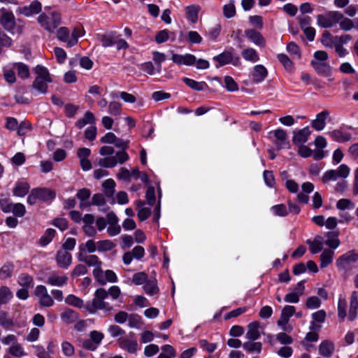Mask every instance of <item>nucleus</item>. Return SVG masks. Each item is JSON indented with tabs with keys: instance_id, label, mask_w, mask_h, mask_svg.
<instances>
[{
	"instance_id": "24",
	"label": "nucleus",
	"mask_w": 358,
	"mask_h": 358,
	"mask_svg": "<svg viewBox=\"0 0 358 358\" xmlns=\"http://www.w3.org/2000/svg\"><path fill=\"white\" fill-rule=\"evenodd\" d=\"M68 278L66 275H58L56 273L51 274L47 279V282L52 286H62L66 284Z\"/></svg>"
},
{
	"instance_id": "30",
	"label": "nucleus",
	"mask_w": 358,
	"mask_h": 358,
	"mask_svg": "<svg viewBox=\"0 0 358 358\" xmlns=\"http://www.w3.org/2000/svg\"><path fill=\"white\" fill-rule=\"evenodd\" d=\"M183 81L190 88L196 91H202L205 87H207L205 82H197L188 78H184Z\"/></svg>"
},
{
	"instance_id": "45",
	"label": "nucleus",
	"mask_w": 358,
	"mask_h": 358,
	"mask_svg": "<svg viewBox=\"0 0 358 358\" xmlns=\"http://www.w3.org/2000/svg\"><path fill=\"white\" fill-rule=\"evenodd\" d=\"M65 302L71 306L81 308L83 306V301L75 295L69 294L65 299Z\"/></svg>"
},
{
	"instance_id": "53",
	"label": "nucleus",
	"mask_w": 358,
	"mask_h": 358,
	"mask_svg": "<svg viewBox=\"0 0 358 358\" xmlns=\"http://www.w3.org/2000/svg\"><path fill=\"white\" fill-rule=\"evenodd\" d=\"M99 164L104 168H113L117 165V162L112 157L101 158L99 160Z\"/></svg>"
},
{
	"instance_id": "26",
	"label": "nucleus",
	"mask_w": 358,
	"mask_h": 358,
	"mask_svg": "<svg viewBox=\"0 0 358 358\" xmlns=\"http://www.w3.org/2000/svg\"><path fill=\"white\" fill-rule=\"evenodd\" d=\"M334 255V251L325 249L320 255V267L325 268L329 265L332 262Z\"/></svg>"
},
{
	"instance_id": "47",
	"label": "nucleus",
	"mask_w": 358,
	"mask_h": 358,
	"mask_svg": "<svg viewBox=\"0 0 358 358\" xmlns=\"http://www.w3.org/2000/svg\"><path fill=\"white\" fill-rule=\"evenodd\" d=\"M115 37L113 34L102 35L101 38L102 46L107 48L115 45Z\"/></svg>"
},
{
	"instance_id": "60",
	"label": "nucleus",
	"mask_w": 358,
	"mask_h": 358,
	"mask_svg": "<svg viewBox=\"0 0 358 358\" xmlns=\"http://www.w3.org/2000/svg\"><path fill=\"white\" fill-rule=\"evenodd\" d=\"M327 15L331 20L332 27L343 18V15L338 11H329L327 13Z\"/></svg>"
},
{
	"instance_id": "12",
	"label": "nucleus",
	"mask_w": 358,
	"mask_h": 358,
	"mask_svg": "<svg viewBox=\"0 0 358 358\" xmlns=\"http://www.w3.org/2000/svg\"><path fill=\"white\" fill-rule=\"evenodd\" d=\"M329 117V112L324 110L316 115V118L311 122V127L317 131H321L326 126V120Z\"/></svg>"
},
{
	"instance_id": "31",
	"label": "nucleus",
	"mask_w": 358,
	"mask_h": 358,
	"mask_svg": "<svg viewBox=\"0 0 358 358\" xmlns=\"http://www.w3.org/2000/svg\"><path fill=\"white\" fill-rule=\"evenodd\" d=\"M329 135L336 141L345 142L350 140L351 136L349 134H343L340 130H334L329 133Z\"/></svg>"
},
{
	"instance_id": "44",
	"label": "nucleus",
	"mask_w": 358,
	"mask_h": 358,
	"mask_svg": "<svg viewBox=\"0 0 358 358\" xmlns=\"http://www.w3.org/2000/svg\"><path fill=\"white\" fill-rule=\"evenodd\" d=\"M346 300L343 298H339L338 302V316L342 321H343L345 317H346Z\"/></svg>"
},
{
	"instance_id": "43",
	"label": "nucleus",
	"mask_w": 358,
	"mask_h": 358,
	"mask_svg": "<svg viewBox=\"0 0 358 358\" xmlns=\"http://www.w3.org/2000/svg\"><path fill=\"white\" fill-rule=\"evenodd\" d=\"M144 291L151 296L157 294L159 292V289L157 286L156 280H150L146 282L143 286Z\"/></svg>"
},
{
	"instance_id": "59",
	"label": "nucleus",
	"mask_w": 358,
	"mask_h": 358,
	"mask_svg": "<svg viewBox=\"0 0 358 358\" xmlns=\"http://www.w3.org/2000/svg\"><path fill=\"white\" fill-rule=\"evenodd\" d=\"M355 204L348 199H341L336 203V208L339 210H345L347 208H353Z\"/></svg>"
},
{
	"instance_id": "19",
	"label": "nucleus",
	"mask_w": 358,
	"mask_h": 358,
	"mask_svg": "<svg viewBox=\"0 0 358 358\" xmlns=\"http://www.w3.org/2000/svg\"><path fill=\"white\" fill-rule=\"evenodd\" d=\"M41 10V4L39 1H33L29 6H24L20 8V12L25 16H31L39 13Z\"/></svg>"
},
{
	"instance_id": "2",
	"label": "nucleus",
	"mask_w": 358,
	"mask_h": 358,
	"mask_svg": "<svg viewBox=\"0 0 358 358\" xmlns=\"http://www.w3.org/2000/svg\"><path fill=\"white\" fill-rule=\"evenodd\" d=\"M36 77L33 82L32 87L40 93L45 94L48 90V84L52 82V78L47 68L41 65H37L34 68Z\"/></svg>"
},
{
	"instance_id": "36",
	"label": "nucleus",
	"mask_w": 358,
	"mask_h": 358,
	"mask_svg": "<svg viewBox=\"0 0 358 358\" xmlns=\"http://www.w3.org/2000/svg\"><path fill=\"white\" fill-rule=\"evenodd\" d=\"M55 235V230L53 229H48L45 234L39 239V243L42 246H45L50 243Z\"/></svg>"
},
{
	"instance_id": "25",
	"label": "nucleus",
	"mask_w": 358,
	"mask_h": 358,
	"mask_svg": "<svg viewBox=\"0 0 358 358\" xmlns=\"http://www.w3.org/2000/svg\"><path fill=\"white\" fill-rule=\"evenodd\" d=\"M34 189V194H36L38 199L41 200H49L52 199L55 197V193L53 191L45 188H36Z\"/></svg>"
},
{
	"instance_id": "23",
	"label": "nucleus",
	"mask_w": 358,
	"mask_h": 358,
	"mask_svg": "<svg viewBox=\"0 0 358 358\" xmlns=\"http://www.w3.org/2000/svg\"><path fill=\"white\" fill-rule=\"evenodd\" d=\"M241 55L243 58L248 62L255 63L259 60V56L257 52L252 48H248L242 50Z\"/></svg>"
},
{
	"instance_id": "50",
	"label": "nucleus",
	"mask_w": 358,
	"mask_h": 358,
	"mask_svg": "<svg viewBox=\"0 0 358 358\" xmlns=\"http://www.w3.org/2000/svg\"><path fill=\"white\" fill-rule=\"evenodd\" d=\"M98 251H108L115 247V244L110 240H103L97 242Z\"/></svg>"
},
{
	"instance_id": "9",
	"label": "nucleus",
	"mask_w": 358,
	"mask_h": 358,
	"mask_svg": "<svg viewBox=\"0 0 358 358\" xmlns=\"http://www.w3.org/2000/svg\"><path fill=\"white\" fill-rule=\"evenodd\" d=\"M267 76L268 71L266 68L262 64L255 65L250 75L255 83H260L263 82Z\"/></svg>"
},
{
	"instance_id": "4",
	"label": "nucleus",
	"mask_w": 358,
	"mask_h": 358,
	"mask_svg": "<svg viewBox=\"0 0 358 358\" xmlns=\"http://www.w3.org/2000/svg\"><path fill=\"white\" fill-rule=\"evenodd\" d=\"M358 261V253L355 250H350L340 256L336 262L338 268L345 273L349 272L352 268V265Z\"/></svg>"
},
{
	"instance_id": "58",
	"label": "nucleus",
	"mask_w": 358,
	"mask_h": 358,
	"mask_svg": "<svg viewBox=\"0 0 358 358\" xmlns=\"http://www.w3.org/2000/svg\"><path fill=\"white\" fill-rule=\"evenodd\" d=\"M278 59L287 70L291 71L292 69L293 63L286 55L279 54L278 55Z\"/></svg>"
},
{
	"instance_id": "1",
	"label": "nucleus",
	"mask_w": 358,
	"mask_h": 358,
	"mask_svg": "<svg viewBox=\"0 0 358 358\" xmlns=\"http://www.w3.org/2000/svg\"><path fill=\"white\" fill-rule=\"evenodd\" d=\"M107 297L108 292L103 288L96 289L92 301L85 304V309L92 314L95 313L97 310H104L107 312L111 311L113 307L104 301V299Z\"/></svg>"
},
{
	"instance_id": "57",
	"label": "nucleus",
	"mask_w": 358,
	"mask_h": 358,
	"mask_svg": "<svg viewBox=\"0 0 358 358\" xmlns=\"http://www.w3.org/2000/svg\"><path fill=\"white\" fill-rule=\"evenodd\" d=\"M148 280V275L144 272H138L135 273L132 278V282L136 285H141L146 282Z\"/></svg>"
},
{
	"instance_id": "34",
	"label": "nucleus",
	"mask_w": 358,
	"mask_h": 358,
	"mask_svg": "<svg viewBox=\"0 0 358 358\" xmlns=\"http://www.w3.org/2000/svg\"><path fill=\"white\" fill-rule=\"evenodd\" d=\"M102 186L104 188V193L106 196L111 197L115 192V181L113 179H107L103 182Z\"/></svg>"
},
{
	"instance_id": "32",
	"label": "nucleus",
	"mask_w": 358,
	"mask_h": 358,
	"mask_svg": "<svg viewBox=\"0 0 358 358\" xmlns=\"http://www.w3.org/2000/svg\"><path fill=\"white\" fill-rule=\"evenodd\" d=\"M327 236L329 238L325 244L331 249H336L340 245V241L337 238L338 234L334 232H327Z\"/></svg>"
},
{
	"instance_id": "21",
	"label": "nucleus",
	"mask_w": 358,
	"mask_h": 358,
	"mask_svg": "<svg viewBox=\"0 0 358 358\" xmlns=\"http://www.w3.org/2000/svg\"><path fill=\"white\" fill-rule=\"evenodd\" d=\"M248 331L245 334V337L250 341L257 340L260 336L259 331V323L258 322H253L248 325Z\"/></svg>"
},
{
	"instance_id": "37",
	"label": "nucleus",
	"mask_w": 358,
	"mask_h": 358,
	"mask_svg": "<svg viewBox=\"0 0 358 358\" xmlns=\"http://www.w3.org/2000/svg\"><path fill=\"white\" fill-rule=\"evenodd\" d=\"M18 283L24 288L32 287L34 286V280L31 276L28 274H22L19 276Z\"/></svg>"
},
{
	"instance_id": "49",
	"label": "nucleus",
	"mask_w": 358,
	"mask_h": 358,
	"mask_svg": "<svg viewBox=\"0 0 358 358\" xmlns=\"http://www.w3.org/2000/svg\"><path fill=\"white\" fill-rule=\"evenodd\" d=\"M13 266L10 264H5L0 269V279L4 280L11 276Z\"/></svg>"
},
{
	"instance_id": "28",
	"label": "nucleus",
	"mask_w": 358,
	"mask_h": 358,
	"mask_svg": "<svg viewBox=\"0 0 358 358\" xmlns=\"http://www.w3.org/2000/svg\"><path fill=\"white\" fill-rule=\"evenodd\" d=\"M95 122V117L94 114L90 111H87L83 117L81 119H79L76 123V125L78 128L82 129L87 124H93Z\"/></svg>"
},
{
	"instance_id": "10",
	"label": "nucleus",
	"mask_w": 358,
	"mask_h": 358,
	"mask_svg": "<svg viewBox=\"0 0 358 358\" xmlns=\"http://www.w3.org/2000/svg\"><path fill=\"white\" fill-rule=\"evenodd\" d=\"M318 352L320 355L329 358L335 352V345L333 341L330 340L322 341L318 346Z\"/></svg>"
},
{
	"instance_id": "39",
	"label": "nucleus",
	"mask_w": 358,
	"mask_h": 358,
	"mask_svg": "<svg viewBox=\"0 0 358 358\" xmlns=\"http://www.w3.org/2000/svg\"><path fill=\"white\" fill-rule=\"evenodd\" d=\"M128 324L131 328H140L143 324L142 318L137 314H131L128 318Z\"/></svg>"
},
{
	"instance_id": "29",
	"label": "nucleus",
	"mask_w": 358,
	"mask_h": 358,
	"mask_svg": "<svg viewBox=\"0 0 358 358\" xmlns=\"http://www.w3.org/2000/svg\"><path fill=\"white\" fill-rule=\"evenodd\" d=\"M13 68L17 71V75L20 78L26 79L30 76L29 69L27 65L19 62L14 64Z\"/></svg>"
},
{
	"instance_id": "14",
	"label": "nucleus",
	"mask_w": 358,
	"mask_h": 358,
	"mask_svg": "<svg viewBox=\"0 0 358 358\" xmlns=\"http://www.w3.org/2000/svg\"><path fill=\"white\" fill-rule=\"evenodd\" d=\"M245 35L248 39H250L256 45L262 48L266 46V40L261 34V33L257 31L255 29H248L245 31Z\"/></svg>"
},
{
	"instance_id": "54",
	"label": "nucleus",
	"mask_w": 358,
	"mask_h": 358,
	"mask_svg": "<svg viewBox=\"0 0 358 358\" xmlns=\"http://www.w3.org/2000/svg\"><path fill=\"white\" fill-rule=\"evenodd\" d=\"M306 243L309 245V249L311 253L317 254L322 250L323 242L311 241L307 240Z\"/></svg>"
},
{
	"instance_id": "7",
	"label": "nucleus",
	"mask_w": 358,
	"mask_h": 358,
	"mask_svg": "<svg viewBox=\"0 0 358 358\" xmlns=\"http://www.w3.org/2000/svg\"><path fill=\"white\" fill-rule=\"evenodd\" d=\"M77 258L79 262H85L87 266H94V268L101 266L102 264L96 255H86L84 244L79 245V252L78 253Z\"/></svg>"
},
{
	"instance_id": "18",
	"label": "nucleus",
	"mask_w": 358,
	"mask_h": 358,
	"mask_svg": "<svg viewBox=\"0 0 358 358\" xmlns=\"http://www.w3.org/2000/svg\"><path fill=\"white\" fill-rule=\"evenodd\" d=\"M117 342L122 349L126 350L130 353H134L137 350L138 343L135 340L120 338H118Z\"/></svg>"
},
{
	"instance_id": "20",
	"label": "nucleus",
	"mask_w": 358,
	"mask_h": 358,
	"mask_svg": "<svg viewBox=\"0 0 358 358\" xmlns=\"http://www.w3.org/2000/svg\"><path fill=\"white\" fill-rule=\"evenodd\" d=\"M295 312V308L292 306H285L281 312L280 319L278 321L279 326H285L289 321L290 317H292Z\"/></svg>"
},
{
	"instance_id": "22",
	"label": "nucleus",
	"mask_w": 358,
	"mask_h": 358,
	"mask_svg": "<svg viewBox=\"0 0 358 358\" xmlns=\"http://www.w3.org/2000/svg\"><path fill=\"white\" fill-rule=\"evenodd\" d=\"M201 9L199 5H191L185 8V15L187 19L192 22L196 23L198 20V14Z\"/></svg>"
},
{
	"instance_id": "35",
	"label": "nucleus",
	"mask_w": 358,
	"mask_h": 358,
	"mask_svg": "<svg viewBox=\"0 0 358 358\" xmlns=\"http://www.w3.org/2000/svg\"><path fill=\"white\" fill-rule=\"evenodd\" d=\"M14 324L12 318L8 317V315L5 311L0 312V325L4 329H9Z\"/></svg>"
},
{
	"instance_id": "8",
	"label": "nucleus",
	"mask_w": 358,
	"mask_h": 358,
	"mask_svg": "<svg viewBox=\"0 0 358 358\" xmlns=\"http://www.w3.org/2000/svg\"><path fill=\"white\" fill-rule=\"evenodd\" d=\"M213 59L219 63V66H222L228 64H232L234 66L241 65V59L238 56L233 57L230 52L225 51L217 56L213 57Z\"/></svg>"
},
{
	"instance_id": "11",
	"label": "nucleus",
	"mask_w": 358,
	"mask_h": 358,
	"mask_svg": "<svg viewBox=\"0 0 358 358\" xmlns=\"http://www.w3.org/2000/svg\"><path fill=\"white\" fill-rule=\"evenodd\" d=\"M270 134H273L275 137V143L279 148H285L289 145L287 132L282 129H278Z\"/></svg>"
},
{
	"instance_id": "51",
	"label": "nucleus",
	"mask_w": 358,
	"mask_h": 358,
	"mask_svg": "<svg viewBox=\"0 0 358 358\" xmlns=\"http://www.w3.org/2000/svg\"><path fill=\"white\" fill-rule=\"evenodd\" d=\"M321 303V300L317 296H310L306 300V307L308 309H315L320 307Z\"/></svg>"
},
{
	"instance_id": "63",
	"label": "nucleus",
	"mask_w": 358,
	"mask_h": 358,
	"mask_svg": "<svg viewBox=\"0 0 358 358\" xmlns=\"http://www.w3.org/2000/svg\"><path fill=\"white\" fill-rule=\"evenodd\" d=\"M115 161L117 162V164H122L125 162L128 161L129 159V155L126 152L125 150L117 151L115 156H113Z\"/></svg>"
},
{
	"instance_id": "13",
	"label": "nucleus",
	"mask_w": 358,
	"mask_h": 358,
	"mask_svg": "<svg viewBox=\"0 0 358 358\" xmlns=\"http://www.w3.org/2000/svg\"><path fill=\"white\" fill-rule=\"evenodd\" d=\"M56 261L60 268H67L71 264L72 256L69 252L60 250L57 252Z\"/></svg>"
},
{
	"instance_id": "33",
	"label": "nucleus",
	"mask_w": 358,
	"mask_h": 358,
	"mask_svg": "<svg viewBox=\"0 0 358 358\" xmlns=\"http://www.w3.org/2000/svg\"><path fill=\"white\" fill-rule=\"evenodd\" d=\"M243 348L244 350L250 353L254 352L260 353L262 350V343L260 342L248 341L243 344Z\"/></svg>"
},
{
	"instance_id": "3",
	"label": "nucleus",
	"mask_w": 358,
	"mask_h": 358,
	"mask_svg": "<svg viewBox=\"0 0 358 358\" xmlns=\"http://www.w3.org/2000/svg\"><path fill=\"white\" fill-rule=\"evenodd\" d=\"M38 22L43 29L52 33L61 24V15L57 12H52L50 15L41 13L38 17Z\"/></svg>"
},
{
	"instance_id": "27",
	"label": "nucleus",
	"mask_w": 358,
	"mask_h": 358,
	"mask_svg": "<svg viewBox=\"0 0 358 358\" xmlns=\"http://www.w3.org/2000/svg\"><path fill=\"white\" fill-rule=\"evenodd\" d=\"M29 185L27 182H18L13 189V194L16 196L23 197L29 190Z\"/></svg>"
},
{
	"instance_id": "17",
	"label": "nucleus",
	"mask_w": 358,
	"mask_h": 358,
	"mask_svg": "<svg viewBox=\"0 0 358 358\" xmlns=\"http://www.w3.org/2000/svg\"><path fill=\"white\" fill-rule=\"evenodd\" d=\"M310 64L318 74L323 76H329L331 75V68L327 63L312 60Z\"/></svg>"
},
{
	"instance_id": "6",
	"label": "nucleus",
	"mask_w": 358,
	"mask_h": 358,
	"mask_svg": "<svg viewBox=\"0 0 358 358\" xmlns=\"http://www.w3.org/2000/svg\"><path fill=\"white\" fill-rule=\"evenodd\" d=\"M0 24L6 30L11 31L16 24L15 18L13 12L4 8H1Z\"/></svg>"
},
{
	"instance_id": "48",
	"label": "nucleus",
	"mask_w": 358,
	"mask_h": 358,
	"mask_svg": "<svg viewBox=\"0 0 358 358\" xmlns=\"http://www.w3.org/2000/svg\"><path fill=\"white\" fill-rule=\"evenodd\" d=\"M287 50L294 58L299 59L301 57L299 47L295 43L290 42L288 43Z\"/></svg>"
},
{
	"instance_id": "38",
	"label": "nucleus",
	"mask_w": 358,
	"mask_h": 358,
	"mask_svg": "<svg viewBox=\"0 0 358 358\" xmlns=\"http://www.w3.org/2000/svg\"><path fill=\"white\" fill-rule=\"evenodd\" d=\"M223 14L227 18H231L236 15L234 1L231 0L227 4L223 6Z\"/></svg>"
},
{
	"instance_id": "15",
	"label": "nucleus",
	"mask_w": 358,
	"mask_h": 358,
	"mask_svg": "<svg viewBox=\"0 0 358 358\" xmlns=\"http://www.w3.org/2000/svg\"><path fill=\"white\" fill-rule=\"evenodd\" d=\"M172 60L174 63L178 65L184 64L187 66H192L196 62V57L191 54L186 55H172Z\"/></svg>"
},
{
	"instance_id": "16",
	"label": "nucleus",
	"mask_w": 358,
	"mask_h": 358,
	"mask_svg": "<svg viewBox=\"0 0 358 358\" xmlns=\"http://www.w3.org/2000/svg\"><path fill=\"white\" fill-rule=\"evenodd\" d=\"M311 131L308 127L299 130L297 132L294 133L292 141L295 145H303L305 143L308 137L310 135Z\"/></svg>"
},
{
	"instance_id": "61",
	"label": "nucleus",
	"mask_w": 358,
	"mask_h": 358,
	"mask_svg": "<svg viewBox=\"0 0 358 358\" xmlns=\"http://www.w3.org/2000/svg\"><path fill=\"white\" fill-rule=\"evenodd\" d=\"M11 211L15 216L17 217H22L26 213L24 206L20 203L13 204V206L11 207Z\"/></svg>"
},
{
	"instance_id": "55",
	"label": "nucleus",
	"mask_w": 358,
	"mask_h": 358,
	"mask_svg": "<svg viewBox=\"0 0 358 358\" xmlns=\"http://www.w3.org/2000/svg\"><path fill=\"white\" fill-rule=\"evenodd\" d=\"M122 104L117 101H112L108 104V113L112 115H119L121 113Z\"/></svg>"
},
{
	"instance_id": "40",
	"label": "nucleus",
	"mask_w": 358,
	"mask_h": 358,
	"mask_svg": "<svg viewBox=\"0 0 358 358\" xmlns=\"http://www.w3.org/2000/svg\"><path fill=\"white\" fill-rule=\"evenodd\" d=\"M12 296L13 294L8 287L4 286L0 288V303H8Z\"/></svg>"
},
{
	"instance_id": "5",
	"label": "nucleus",
	"mask_w": 358,
	"mask_h": 358,
	"mask_svg": "<svg viewBox=\"0 0 358 358\" xmlns=\"http://www.w3.org/2000/svg\"><path fill=\"white\" fill-rule=\"evenodd\" d=\"M350 174V168L346 164H341L338 170H329L324 173L322 180L327 183L330 180H336L338 177L346 178Z\"/></svg>"
},
{
	"instance_id": "64",
	"label": "nucleus",
	"mask_w": 358,
	"mask_h": 358,
	"mask_svg": "<svg viewBox=\"0 0 358 358\" xmlns=\"http://www.w3.org/2000/svg\"><path fill=\"white\" fill-rule=\"evenodd\" d=\"M187 39L189 43H200L202 41V37L195 31H190L187 34Z\"/></svg>"
},
{
	"instance_id": "56",
	"label": "nucleus",
	"mask_w": 358,
	"mask_h": 358,
	"mask_svg": "<svg viewBox=\"0 0 358 358\" xmlns=\"http://www.w3.org/2000/svg\"><path fill=\"white\" fill-rule=\"evenodd\" d=\"M152 55L153 61L157 64V71L160 72L162 68L161 64L166 60V55L165 54L157 51H154Z\"/></svg>"
},
{
	"instance_id": "62",
	"label": "nucleus",
	"mask_w": 358,
	"mask_h": 358,
	"mask_svg": "<svg viewBox=\"0 0 358 358\" xmlns=\"http://www.w3.org/2000/svg\"><path fill=\"white\" fill-rule=\"evenodd\" d=\"M225 87L228 91L234 92L238 90V85L231 76L224 78Z\"/></svg>"
},
{
	"instance_id": "42",
	"label": "nucleus",
	"mask_w": 358,
	"mask_h": 358,
	"mask_svg": "<svg viewBox=\"0 0 358 358\" xmlns=\"http://www.w3.org/2000/svg\"><path fill=\"white\" fill-rule=\"evenodd\" d=\"M162 352L157 358H173L176 357V351L174 348L170 345H164L162 346Z\"/></svg>"
},
{
	"instance_id": "41",
	"label": "nucleus",
	"mask_w": 358,
	"mask_h": 358,
	"mask_svg": "<svg viewBox=\"0 0 358 358\" xmlns=\"http://www.w3.org/2000/svg\"><path fill=\"white\" fill-rule=\"evenodd\" d=\"M61 318L66 323H71L77 320V315L73 310L69 308L62 313Z\"/></svg>"
},
{
	"instance_id": "46",
	"label": "nucleus",
	"mask_w": 358,
	"mask_h": 358,
	"mask_svg": "<svg viewBox=\"0 0 358 358\" xmlns=\"http://www.w3.org/2000/svg\"><path fill=\"white\" fill-rule=\"evenodd\" d=\"M69 30L67 27H62L59 28L57 31V38L63 42H66L69 41Z\"/></svg>"
},
{
	"instance_id": "52",
	"label": "nucleus",
	"mask_w": 358,
	"mask_h": 358,
	"mask_svg": "<svg viewBox=\"0 0 358 358\" xmlns=\"http://www.w3.org/2000/svg\"><path fill=\"white\" fill-rule=\"evenodd\" d=\"M317 24L322 28H330L332 27V23L329 20V17L326 15H318L317 16Z\"/></svg>"
}]
</instances>
